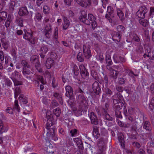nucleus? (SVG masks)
<instances>
[{"instance_id": "52", "label": "nucleus", "mask_w": 154, "mask_h": 154, "mask_svg": "<svg viewBox=\"0 0 154 154\" xmlns=\"http://www.w3.org/2000/svg\"><path fill=\"white\" fill-rule=\"evenodd\" d=\"M107 143V140L106 138L103 137H101L99 139V141L98 143H101L103 145H106Z\"/></svg>"}, {"instance_id": "13", "label": "nucleus", "mask_w": 154, "mask_h": 154, "mask_svg": "<svg viewBox=\"0 0 154 154\" xmlns=\"http://www.w3.org/2000/svg\"><path fill=\"white\" fill-rule=\"evenodd\" d=\"M112 36L113 40H115L117 42H119L120 41L122 34L117 31L113 32L112 34Z\"/></svg>"}, {"instance_id": "58", "label": "nucleus", "mask_w": 154, "mask_h": 154, "mask_svg": "<svg viewBox=\"0 0 154 154\" xmlns=\"http://www.w3.org/2000/svg\"><path fill=\"white\" fill-rule=\"evenodd\" d=\"M5 85L7 86L10 87L12 85L11 81L8 79H6L5 80Z\"/></svg>"}, {"instance_id": "57", "label": "nucleus", "mask_w": 154, "mask_h": 154, "mask_svg": "<svg viewBox=\"0 0 154 154\" xmlns=\"http://www.w3.org/2000/svg\"><path fill=\"white\" fill-rule=\"evenodd\" d=\"M37 79L40 81L41 83L44 85L45 84L46 82L44 80L43 76H38L37 77Z\"/></svg>"}, {"instance_id": "1", "label": "nucleus", "mask_w": 154, "mask_h": 154, "mask_svg": "<svg viewBox=\"0 0 154 154\" xmlns=\"http://www.w3.org/2000/svg\"><path fill=\"white\" fill-rule=\"evenodd\" d=\"M46 116L47 119V123L46 124V128L48 129L47 136L53 137L55 135L54 129L50 128L53 124L52 122L53 116L52 115L49 113V112H47L46 113Z\"/></svg>"}, {"instance_id": "53", "label": "nucleus", "mask_w": 154, "mask_h": 154, "mask_svg": "<svg viewBox=\"0 0 154 154\" xmlns=\"http://www.w3.org/2000/svg\"><path fill=\"white\" fill-rule=\"evenodd\" d=\"M5 131V130L3 126L2 122V120L0 119V134H2Z\"/></svg>"}, {"instance_id": "9", "label": "nucleus", "mask_w": 154, "mask_h": 154, "mask_svg": "<svg viewBox=\"0 0 154 154\" xmlns=\"http://www.w3.org/2000/svg\"><path fill=\"white\" fill-rule=\"evenodd\" d=\"M83 52L85 57L87 59H89L91 55L90 48L86 47L85 45L83 46Z\"/></svg>"}, {"instance_id": "36", "label": "nucleus", "mask_w": 154, "mask_h": 154, "mask_svg": "<svg viewBox=\"0 0 154 154\" xmlns=\"http://www.w3.org/2000/svg\"><path fill=\"white\" fill-rule=\"evenodd\" d=\"M140 24L143 27H146L149 25V23L146 20H139Z\"/></svg>"}, {"instance_id": "38", "label": "nucleus", "mask_w": 154, "mask_h": 154, "mask_svg": "<svg viewBox=\"0 0 154 154\" xmlns=\"http://www.w3.org/2000/svg\"><path fill=\"white\" fill-rule=\"evenodd\" d=\"M23 73L25 76L27 75H29L30 73H32L30 70L29 68H27L26 67H23Z\"/></svg>"}, {"instance_id": "21", "label": "nucleus", "mask_w": 154, "mask_h": 154, "mask_svg": "<svg viewBox=\"0 0 154 154\" xmlns=\"http://www.w3.org/2000/svg\"><path fill=\"white\" fill-rule=\"evenodd\" d=\"M93 135L96 139H97L100 136V134L98 132V128L96 126H93Z\"/></svg>"}, {"instance_id": "23", "label": "nucleus", "mask_w": 154, "mask_h": 154, "mask_svg": "<svg viewBox=\"0 0 154 154\" xmlns=\"http://www.w3.org/2000/svg\"><path fill=\"white\" fill-rule=\"evenodd\" d=\"M106 63L107 64L106 67L107 69H109L110 68H111L110 66L112 64V61L111 57L109 55H108L106 56Z\"/></svg>"}, {"instance_id": "37", "label": "nucleus", "mask_w": 154, "mask_h": 154, "mask_svg": "<svg viewBox=\"0 0 154 154\" xmlns=\"http://www.w3.org/2000/svg\"><path fill=\"white\" fill-rule=\"evenodd\" d=\"M125 27L122 25H119L117 27V31L121 34L124 32Z\"/></svg>"}, {"instance_id": "22", "label": "nucleus", "mask_w": 154, "mask_h": 154, "mask_svg": "<svg viewBox=\"0 0 154 154\" xmlns=\"http://www.w3.org/2000/svg\"><path fill=\"white\" fill-rule=\"evenodd\" d=\"M125 72L127 73L128 75L132 78H134V76H137L138 75L135 74L131 70L129 69L128 67L125 68Z\"/></svg>"}, {"instance_id": "64", "label": "nucleus", "mask_w": 154, "mask_h": 154, "mask_svg": "<svg viewBox=\"0 0 154 154\" xmlns=\"http://www.w3.org/2000/svg\"><path fill=\"white\" fill-rule=\"evenodd\" d=\"M126 79L125 80L123 78H120L119 79V83L121 85H122L124 84L125 82V80H126Z\"/></svg>"}, {"instance_id": "31", "label": "nucleus", "mask_w": 154, "mask_h": 154, "mask_svg": "<svg viewBox=\"0 0 154 154\" xmlns=\"http://www.w3.org/2000/svg\"><path fill=\"white\" fill-rule=\"evenodd\" d=\"M53 96L58 100L61 104L62 105L63 104V103L62 101V98L61 95L60 94L57 93H54Z\"/></svg>"}, {"instance_id": "40", "label": "nucleus", "mask_w": 154, "mask_h": 154, "mask_svg": "<svg viewBox=\"0 0 154 154\" xmlns=\"http://www.w3.org/2000/svg\"><path fill=\"white\" fill-rule=\"evenodd\" d=\"M119 109H116L115 110V116L116 117L119 118H122L121 112L119 110Z\"/></svg>"}, {"instance_id": "8", "label": "nucleus", "mask_w": 154, "mask_h": 154, "mask_svg": "<svg viewBox=\"0 0 154 154\" xmlns=\"http://www.w3.org/2000/svg\"><path fill=\"white\" fill-rule=\"evenodd\" d=\"M80 74L82 78L85 79L88 77L89 73L86 69L85 66L83 65H80L79 66Z\"/></svg>"}, {"instance_id": "10", "label": "nucleus", "mask_w": 154, "mask_h": 154, "mask_svg": "<svg viewBox=\"0 0 154 154\" xmlns=\"http://www.w3.org/2000/svg\"><path fill=\"white\" fill-rule=\"evenodd\" d=\"M52 29L50 24H48L45 27L44 33L45 35L47 38H50L52 32Z\"/></svg>"}, {"instance_id": "20", "label": "nucleus", "mask_w": 154, "mask_h": 154, "mask_svg": "<svg viewBox=\"0 0 154 154\" xmlns=\"http://www.w3.org/2000/svg\"><path fill=\"white\" fill-rule=\"evenodd\" d=\"M66 95L67 97H71L73 96V90L72 88L70 86L67 85L66 87Z\"/></svg>"}, {"instance_id": "27", "label": "nucleus", "mask_w": 154, "mask_h": 154, "mask_svg": "<svg viewBox=\"0 0 154 154\" xmlns=\"http://www.w3.org/2000/svg\"><path fill=\"white\" fill-rule=\"evenodd\" d=\"M107 110L105 109V108L103 107L101 108L100 110H99L98 109L96 110L98 114L102 115L103 116L108 113Z\"/></svg>"}, {"instance_id": "33", "label": "nucleus", "mask_w": 154, "mask_h": 154, "mask_svg": "<svg viewBox=\"0 0 154 154\" xmlns=\"http://www.w3.org/2000/svg\"><path fill=\"white\" fill-rule=\"evenodd\" d=\"M11 78L14 82V86H18L23 85V82L21 81H18L14 77H11Z\"/></svg>"}, {"instance_id": "48", "label": "nucleus", "mask_w": 154, "mask_h": 154, "mask_svg": "<svg viewBox=\"0 0 154 154\" xmlns=\"http://www.w3.org/2000/svg\"><path fill=\"white\" fill-rule=\"evenodd\" d=\"M43 11L44 13L45 14H49L50 12L49 7L47 5L44 6L43 8Z\"/></svg>"}, {"instance_id": "17", "label": "nucleus", "mask_w": 154, "mask_h": 154, "mask_svg": "<svg viewBox=\"0 0 154 154\" xmlns=\"http://www.w3.org/2000/svg\"><path fill=\"white\" fill-rule=\"evenodd\" d=\"M108 69L110 72V77L113 79H116L118 75L119 72L112 68H110Z\"/></svg>"}, {"instance_id": "43", "label": "nucleus", "mask_w": 154, "mask_h": 154, "mask_svg": "<svg viewBox=\"0 0 154 154\" xmlns=\"http://www.w3.org/2000/svg\"><path fill=\"white\" fill-rule=\"evenodd\" d=\"M16 22L19 26L23 27V19L21 17L17 18L16 19Z\"/></svg>"}, {"instance_id": "62", "label": "nucleus", "mask_w": 154, "mask_h": 154, "mask_svg": "<svg viewBox=\"0 0 154 154\" xmlns=\"http://www.w3.org/2000/svg\"><path fill=\"white\" fill-rule=\"evenodd\" d=\"M91 25L92 27V29L94 30V29L96 27H97V24L96 20L91 21Z\"/></svg>"}, {"instance_id": "44", "label": "nucleus", "mask_w": 154, "mask_h": 154, "mask_svg": "<svg viewBox=\"0 0 154 154\" xmlns=\"http://www.w3.org/2000/svg\"><path fill=\"white\" fill-rule=\"evenodd\" d=\"M77 58L78 60L80 62H82L84 60L83 57L82 56V53L81 52H79L78 53L77 56Z\"/></svg>"}, {"instance_id": "29", "label": "nucleus", "mask_w": 154, "mask_h": 154, "mask_svg": "<svg viewBox=\"0 0 154 154\" xmlns=\"http://www.w3.org/2000/svg\"><path fill=\"white\" fill-rule=\"evenodd\" d=\"M117 14L119 17L121 21H122L124 20V16L122 11L119 9H117Z\"/></svg>"}, {"instance_id": "34", "label": "nucleus", "mask_w": 154, "mask_h": 154, "mask_svg": "<svg viewBox=\"0 0 154 154\" xmlns=\"http://www.w3.org/2000/svg\"><path fill=\"white\" fill-rule=\"evenodd\" d=\"M19 100L23 102L24 104H26L28 102L27 100L26 97L23 94H20L19 97Z\"/></svg>"}, {"instance_id": "11", "label": "nucleus", "mask_w": 154, "mask_h": 154, "mask_svg": "<svg viewBox=\"0 0 154 154\" xmlns=\"http://www.w3.org/2000/svg\"><path fill=\"white\" fill-rule=\"evenodd\" d=\"M89 117L91 120V122L92 124L97 125L99 121L96 116L93 112H91L89 114Z\"/></svg>"}, {"instance_id": "42", "label": "nucleus", "mask_w": 154, "mask_h": 154, "mask_svg": "<svg viewBox=\"0 0 154 154\" xmlns=\"http://www.w3.org/2000/svg\"><path fill=\"white\" fill-rule=\"evenodd\" d=\"M48 47L45 45H44L40 48L41 53L43 54H45L48 51Z\"/></svg>"}, {"instance_id": "26", "label": "nucleus", "mask_w": 154, "mask_h": 154, "mask_svg": "<svg viewBox=\"0 0 154 154\" xmlns=\"http://www.w3.org/2000/svg\"><path fill=\"white\" fill-rule=\"evenodd\" d=\"M54 61L51 58H48L46 61L45 66L47 69H50L52 66Z\"/></svg>"}, {"instance_id": "15", "label": "nucleus", "mask_w": 154, "mask_h": 154, "mask_svg": "<svg viewBox=\"0 0 154 154\" xmlns=\"http://www.w3.org/2000/svg\"><path fill=\"white\" fill-rule=\"evenodd\" d=\"M77 101L79 103H81L83 104H85L87 103L86 98L84 94H79L77 96Z\"/></svg>"}, {"instance_id": "3", "label": "nucleus", "mask_w": 154, "mask_h": 154, "mask_svg": "<svg viewBox=\"0 0 154 154\" xmlns=\"http://www.w3.org/2000/svg\"><path fill=\"white\" fill-rule=\"evenodd\" d=\"M148 10L145 6L140 7L139 10L136 12V15L139 18L144 19L145 17L146 14L148 12Z\"/></svg>"}, {"instance_id": "35", "label": "nucleus", "mask_w": 154, "mask_h": 154, "mask_svg": "<svg viewBox=\"0 0 154 154\" xmlns=\"http://www.w3.org/2000/svg\"><path fill=\"white\" fill-rule=\"evenodd\" d=\"M69 97V99L68 101V103L72 108V107L75 104V100L72 97V96Z\"/></svg>"}, {"instance_id": "49", "label": "nucleus", "mask_w": 154, "mask_h": 154, "mask_svg": "<svg viewBox=\"0 0 154 154\" xmlns=\"http://www.w3.org/2000/svg\"><path fill=\"white\" fill-rule=\"evenodd\" d=\"M107 12L109 15L111 16L113 12V8L111 6H108L107 7Z\"/></svg>"}, {"instance_id": "7", "label": "nucleus", "mask_w": 154, "mask_h": 154, "mask_svg": "<svg viewBox=\"0 0 154 154\" xmlns=\"http://www.w3.org/2000/svg\"><path fill=\"white\" fill-rule=\"evenodd\" d=\"M92 86L93 91L96 95H98L101 93V88L98 82L95 81Z\"/></svg>"}, {"instance_id": "41", "label": "nucleus", "mask_w": 154, "mask_h": 154, "mask_svg": "<svg viewBox=\"0 0 154 154\" xmlns=\"http://www.w3.org/2000/svg\"><path fill=\"white\" fill-rule=\"evenodd\" d=\"M21 90L18 87H16L15 89L14 92V97L16 99L18 95L20 93Z\"/></svg>"}, {"instance_id": "47", "label": "nucleus", "mask_w": 154, "mask_h": 154, "mask_svg": "<svg viewBox=\"0 0 154 154\" xmlns=\"http://www.w3.org/2000/svg\"><path fill=\"white\" fill-rule=\"evenodd\" d=\"M53 112L57 117H58L59 116L61 112L60 109L59 108H57L56 109L53 110Z\"/></svg>"}, {"instance_id": "60", "label": "nucleus", "mask_w": 154, "mask_h": 154, "mask_svg": "<svg viewBox=\"0 0 154 154\" xmlns=\"http://www.w3.org/2000/svg\"><path fill=\"white\" fill-rule=\"evenodd\" d=\"M77 130L76 129H73L70 131V133L71 134L72 136L73 137L77 134Z\"/></svg>"}, {"instance_id": "50", "label": "nucleus", "mask_w": 154, "mask_h": 154, "mask_svg": "<svg viewBox=\"0 0 154 154\" xmlns=\"http://www.w3.org/2000/svg\"><path fill=\"white\" fill-rule=\"evenodd\" d=\"M105 92L106 94L110 96L112 94V91L109 88L106 87L105 88Z\"/></svg>"}, {"instance_id": "14", "label": "nucleus", "mask_w": 154, "mask_h": 154, "mask_svg": "<svg viewBox=\"0 0 154 154\" xmlns=\"http://www.w3.org/2000/svg\"><path fill=\"white\" fill-rule=\"evenodd\" d=\"M75 1L78 4L84 7H86L91 4V2L90 0H75Z\"/></svg>"}, {"instance_id": "5", "label": "nucleus", "mask_w": 154, "mask_h": 154, "mask_svg": "<svg viewBox=\"0 0 154 154\" xmlns=\"http://www.w3.org/2000/svg\"><path fill=\"white\" fill-rule=\"evenodd\" d=\"M81 15L80 16L79 19L80 21L85 24L89 25L91 24L90 22L87 18V14L86 11L84 10H82L81 11Z\"/></svg>"}, {"instance_id": "46", "label": "nucleus", "mask_w": 154, "mask_h": 154, "mask_svg": "<svg viewBox=\"0 0 154 154\" xmlns=\"http://www.w3.org/2000/svg\"><path fill=\"white\" fill-rule=\"evenodd\" d=\"M88 19L90 22V21H94V20H96V18L92 14H88Z\"/></svg>"}, {"instance_id": "2", "label": "nucleus", "mask_w": 154, "mask_h": 154, "mask_svg": "<svg viewBox=\"0 0 154 154\" xmlns=\"http://www.w3.org/2000/svg\"><path fill=\"white\" fill-rule=\"evenodd\" d=\"M30 60L32 64L35 65L36 69L39 72H42V69L40 67V64L37 56L35 55L32 56L30 58Z\"/></svg>"}, {"instance_id": "61", "label": "nucleus", "mask_w": 154, "mask_h": 154, "mask_svg": "<svg viewBox=\"0 0 154 154\" xmlns=\"http://www.w3.org/2000/svg\"><path fill=\"white\" fill-rule=\"evenodd\" d=\"M50 56L51 58L56 59L57 58V56L56 53L54 52H52L51 53Z\"/></svg>"}, {"instance_id": "63", "label": "nucleus", "mask_w": 154, "mask_h": 154, "mask_svg": "<svg viewBox=\"0 0 154 154\" xmlns=\"http://www.w3.org/2000/svg\"><path fill=\"white\" fill-rule=\"evenodd\" d=\"M123 90L125 91L127 93L129 94L131 92V88L128 87H126L124 88Z\"/></svg>"}, {"instance_id": "54", "label": "nucleus", "mask_w": 154, "mask_h": 154, "mask_svg": "<svg viewBox=\"0 0 154 154\" xmlns=\"http://www.w3.org/2000/svg\"><path fill=\"white\" fill-rule=\"evenodd\" d=\"M113 96H115L116 99L119 100H121L123 99V97L122 94L119 92H118L115 95Z\"/></svg>"}, {"instance_id": "6", "label": "nucleus", "mask_w": 154, "mask_h": 154, "mask_svg": "<svg viewBox=\"0 0 154 154\" xmlns=\"http://www.w3.org/2000/svg\"><path fill=\"white\" fill-rule=\"evenodd\" d=\"M24 31L25 33L23 35V38L29 41L31 43L34 44L32 31L30 30V32H29V30L27 31L26 29H24Z\"/></svg>"}, {"instance_id": "24", "label": "nucleus", "mask_w": 154, "mask_h": 154, "mask_svg": "<svg viewBox=\"0 0 154 154\" xmlns=\"http://www.w3.org/2000/svg\"><path fill=\"white\" fill-rule=\"evenodd\" d=\"M63 20L64 21V23L63 25V29L66 30L69 27L70 24V22L66 17H63Z\"/></svg>"}, {"instance_id": "51", "label": "nucleus", "mask_w": 154, "mask_h": 154, "mask_svg": "<svg viewBox=\"0 0 154 154\" xmlns=\"http://www.w3.org/2000/svg\"><path fill=\"white\" fill-rule=\"evenodd\" d=\"M15 4V2L13 1H11L9 4V8L12 11L14 9Z\"/></svg>"}, {"instance_id": "25", "label": "nucleus", "mask_w": 154, "mask_h": 154, "mask_svg": "<svg viewBox=\"0 0 154 154\" xmlns=\"http://www.w3.org/2000/svg\"><path fill=\"white\" fill-rule=\"evenodd\" d=\"M91 75L94 79L96 81H98L100 84H102V82L98 80L99 78L97 72L95 70H92L91 71Z\"/></svg>"}, {"instance_id": "18", "label": "nucleus", "mask_w": 154, "mask_h": 154, "mask_svg": "<svg viewBox=\"0 0 154 154\" xmlns=\"http://www.w3.org/2000/svg\"><path fill=\"white\" fill-rule=\"evenodd\" d=\"M143 128L146 131L150 132L152 130V127L150 122L148 121H145L143 119Z\"/></svg>"}, {"instance_id": "12", "label": "nucleus", "mask_w": 154, "mask_h": 154, "mask_svg": "<svg viewBox=\"0 0 154 154\" xmlns=\"http://www.w3.org/2000/svg\"><path fill=\"white\" fill-rule=\"evenodd\" d=\"M72 112L76 116H79L82 115L81 113L82 111V108L81 106L79 105L78 107H73L72 108Z\"/></svg>"}, {"instance_id": "28", "label": "nucleus", "mask_w": 154, "mask_h": 154, "mask_svg": "<svg viewBox=\"0 0 154 154\" xmlns=\"http://www.w3.org/2000/svg\"><path fill=\"white\" fill-rule=\"evenodd\" d=\"M98 145L99 147L98 152L104 153V152L106 149V145L101 144V143H98Z\"/></svg>"}, {"instance_id": "4", "label": "nucleus", "mask_w": 154, "mask_h": 154, "mask_svg": "<svg viewBox=\"0 0 154 154\" xmlns=\"http://www.w3.org/2000/svg\"><path fill=\"white\" fill-rule=\"evenodd\" d=\"M112 99L113 104L114 108L116 109H121L122 107V104H123L124 107H125L126 105L124 104L123 102L122 103L119 100L116 99L115 96H112Z\"/></svg>"}, {"instance_id": "19", "label": "nucleus", "mask_w": 154, "mask_h": 154, "mask_svg": "<svg viewBox=\"0 0 154 154\" xmlns=\"http://www.w3.org/2000/svg\"><path fill=\"white\" fill-rule=\"evenodd\" d=\"M114 62L116 63H118L119 62H125V59L123 57L118 56L116 54H114L113 57Z\"/></svg>"}, {"instance_id": "32", "label": "nucleus", "mask_w": 154, "mask_h": 154, "mask_svg": "<svg viewBox=\"0 0 154 154\" xmlns=\"http://www.w3.org/2000/svg\"><path fill=\"white\" fill-rule=\"evenodd\" d=\"M119 140L121 143V146L122 147H125L124 137L123 134H121L118 136Z\"/></svg>"}, {"instance_id": "59", "label": "nucleus", "mask_w": 154, "mask_h": 154, "mask_svg": "<svg viewBox=\"0 0 154 154\" xmlns=\"http://www.w3.org/2000/svg\"><path fill=\"white\" fill-rule=\"evenodd\" d=\"M77 144L79 149L82 150H83L84 149V148L83 147V143H82V141H80L79 142H78V143H77Z\"/></svg>"}, {"instance_id": "16", "label": "nucleus", "mask_w": 154, "mask_h": 154, "mask_svg": "<svg viewBox=\"0 0 154 154\" xmlns=\"http://www.w3.org/2000/svg\"><path fill=\"white\" fill-rule=\"evenodd\" d=\"M18 13L19 15L20 16H26L29 14L26 7L20 8Z\"/></svg>"}, {"instance_id": "30", "label": "nucleus", "mask_w": 154, "mask_h": 154, "mask_svg": "<svg viewBox=\"0 0 154 154\" xmlns=\"http://www.w3.org/2000/svg\"><path fill=\"white\" fill-rule=\"evenodd\" d=\"M7 15V13L5 11H2L0 12V22L6 19Z\"/></svg>"}, {"instance_id": "55", "label": "nucleus", "mask_w": 154, "mask_h": 154, "mask_svg": "<svg viewBox=\"0 0 154 154\" xmlns=\"http://www.w3.org/2000/svg\"><path fill=\"white\" fill-rule=\"evenodd\" d=\"M104 118L109 121H112L114 119L113 118L111 117L108 113L104 116Z\"/></svg>"}, {"instance_id": "45", "label": "nucleus", "mask_w": 154, "mask_h": 154, "mask_svg": "<svg viewBox=\"0 0 154 154\" xmlns=\"http://www.w3.org/2000/svg\"><path fill=\"white\" fill-rule=\"evenodd\" d=\"M13 109L14 110H16L18 112H20V108L18 104V101L17 100H15Z\"/></svg>"}, {"instance_id": "39", "label": "nucleus", "mask_w": 154, "mask_h": 154, "mask_svg": "<svg viewBox=\"0 0 154 154\" xmlns=\"http://www.w3.org/2000/svg\"><path fill=\"white\" fill-rule=\"evenodd\" d=\"M102 83L103 82V84L105 85V86H107L108 84V80L107 75H104V78L102 79Z\"/></svg>"}, {"instance_id": "56", "label": "nucleus", "mask_w": 154, "mask_h": 154, "mask_svg": "<svg viewBox=\"0 0 154 154\" xmlns=\"http://www.w3.org/2000/svg\"><path fill=\"white\" fill-rule=\"evenodd\" d=\"M73 71L75 75V76L78 75L79 74V71L77 66H74Z\"/></svg>"}]
</instances>
